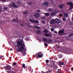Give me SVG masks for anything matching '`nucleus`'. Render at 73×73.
Segmentation results:
<instances>
[{"label": "nucleus", "mask_w": 73, "mask_h": 73, "mask_svg": "<svg viewBox=\"0 0 73 73\" xmlns=\"http://www.w3.org/2000/svg\"><path fill=\"white\" fill-rule=\"evenodd\" d=\"M16 47L17 48V50L19 52H21L25 49V50H27V49L25 48V45L23 40H19L17 42V45H16Z\"/></svg>", "instance_id": "1"}, {"label": "nucleus", "mask_w": 73, "mask_h": 73, "mask_svg": "<svg viewBox=\"0 0 73 73\" xmlns=\"http://www.w3.org/2000/svg\"><path fill=\"white\" fill-rule=\"evenodd\" d=\"M42 40L43 41H46L48 42H52L53 40H52L50 39L49 38H48L47 39H46V38L44 37H42Z\"/></svg>", "instance_id": "2"}, {"label": "nucleus", "mask_w": 73, "mask_h": 73, "mask_svg": "<svg viewBox=\"0 0 73 73\" xmlns=\"http://www.w3.org/2000/svg\"><path fill=\"white\" fill-rule=\"evenodd\" d=\"M35 56L36 57L41 58V57H42L43 56V54L41 52H39L36 54Z\"/></svg>", "instance_id": "3"}, {"label": "nucleus", "mask_w": 73, "mask_h": 73, "mask_svg": "<svg viewBox=\"0 0 73 73\" xmlns=\"http://www.w3.org/2000/svg\"><path fill=\"white\" fill-rule=\"evenodd\" d=\"M67 4L70 5V9L72 10L73 8V3L72 2H69L67 3Z\"/></svg>", "instance_id": "4"}, {"label": "nucleus", "mask_w": 73, "mask_h": 73, "mask_svg": "<svg viewBox=\"0 0 73 73\" xmlns=\"http://www.w3.org/2000/svg\"><path fill=\"white\" fill-rule=\"evenodd\" d=\"M11 68H12V67L9 65H7L5 67V70H11Z\"/></svg>", "instance_id": "5"}, {"label": "nucleus", "mask_w": 73, "mask_h": 73, "mask_svg": "<svg viewBox=\"0 0 73 73\" xmlns=\"http://www.w3.org/2000/svg\"><path fill=\"white\" fill-rule=\"evenodd\" d=\"M29 21L31 23H39V22L37 20H35L32 19H30L29 20Z\"/></svg>", "instance_id": "6"}, {"label": "nucleus", "mask_w": 73, "mask_h": 73, "mask_svg": "<svg viewBox=\"0 0 73 73\" xmlns=\"http://www.w3.org/2000/svg\"><path fill=\"white\" fill-rule=\"evenodd\" d=\"M50 24H54L56 23L55 20H54L53 19H51L50 22Z\"/></svg>", "instance_id": "7"}, {"label": "nucleus", "mask_w": 73, "mask_h": 73, "mask_svg": "<svg viewBox=\"0 0 73 73\" xmlns=\"http://www.w3.org/2000/svg\"><path fill=\"white\" fill-rule=\"evenodd\" d=\"M34 16L35 18L37 19L39 17V16H40V14L38 13H36L34 15Z\"/></svg>", "instance_id": "8"}, {"label": "nucleus", "mask_w": 73, "mask_h": 73, "mask_svg": "<svg viewBox=\"0 0 73 73\" xmlns=\"http://www.w3.org/2000/svg\"><path fill=\"white\" fill-rule=\"evenodd\" d=\"M48 3L47 2H45L43 3V5L44 7H47V6H48Z\"/></svg>", "instance_id": "9"}, {"label": "nucleus", "mask_w": 73, "mask_h": 73, "mask_svg": "<svg viewBox=\"0 0 73 73\" xmlns=\"http://www.w3.org/2000/svg\"><path fill=\"white\" fill-rule=\"evenodd\" d=\"M55 23H57V24H59V23H60V21L58 18L56 19L55 20Z\"/></svg>", "instance_id": "10"}, {"label": "nucleus", "mask_w": 73, "mask_h": 73, "mask_svg": "<svg viewBox=\"0 0 73 73\" xmlns=\"http://www.w3.org/2000/svg\"><path fill=\"white\" fill-rule=\"evenodd\" d=\"M64 33V30H60L59 31L58 34L59 35H61L62 34Z\"/></svg>", "instance_id": "11"}, {"label": "nucleus", "mask_w": 73, "mask_h": 73, "mask_svg": "<svg viewBox=\"0 0 73 73\" xmlns=\"http://www.w3.org/2000/svg\"><path fill=\"white\" fill-rule=\"evenodd\" d=\"M58 13L57 10H55L52 13V15H54L56 14H57Z\"/></svg>", "instance_id": "12"}, {"label": "nucleus", "mask_w": 73, "mask_h": 73, "mask_svg": "<svg viewBox=\"0 0 73 73\" xmlns=\"http://www.w3.org/2000/svg\"><path fill=\"white\" fill-rule=\"evenodd\" d=\"M59 64L60 65H63L64 64V62L62 61H60L59 62Z\"/></svg>", "instance_id": "13"}, {"label": "nucleus", "mask_w": 73, "mask_h": 73, "mask_svg": "<svg viewBox=\"0 0 73 73\" xmlns=\"http://www.w3.org/2000/svg\"><path fill=\"white\" fill-rule=\"evenodd\" d=\"M52 62L53 64H51V65H50V67H53V66H54V65L55 64L54 63H55V62L53 61V60H52Z\"/></svg>", "instance_id": "14"}, {"label": "nucleus", "mask_w": 73, "mask_h": 73, "mask_svg": "<svg viewBox=\"0 0 73 73\" xmlns=\"http://www.w3.org/2000/svg\"><path fill=\"white\" fill-rule=\"evenodd\" d=\"M64 16L66 18H67L68 16V14L67 13H64Z\"/></svg>", "instance_id": "15"}, {"label": "nucleus", "mask_w": 73, "mask_h": 73, "mask_svg": "<svg viewBox=\"0 0 73 73\" xmlns=\"http://www.w3.org/2000/svg\"><path fill=\"white\" fill-rule=\"evenodd\" d=\"M64 5H60L59 6V7L60 8V9H62L63 7H64Z\"/></svg>", "instance_id": "16"}, {"label": "nucleus", "mask_w": 73, "mask_h": 73, "mask_svg": "<svg viewBox=\"0 0 73 73\" xmlns=\"http://www.w3.org/2000/svg\"><path fill=\"white\" fill-rule=\"evenodd\" d=\"M6 72H7V73H15V71H6Z\"/></svg>", "instance_id": "17"}, {"label": "nucleus", "mask_w": 73, "mask_h": 73, "mask_svg": "<svg viewBox=\"0 0 73 73\" xmlns=\"http://www.w3.org/2000/svg\"><path fill=\"white\" fill-rule=\"evenodd\" d=\"M28 4L29 5H32L33 4V3L32 1H29L28 3Z\"/></svg>", "instance_id": "18"}, {"label": "nucleus", "mask_w": 73, "mask_h": 73, "mask_svg": "<svg viewBox=\"0 0 73 73\" xmlns=\"http://www.w3.org/2000/svg\"><path fill=\"white\" fill-rule=\"evenodd\" d=\"M36 33H37V34H40L41 32L40 30H38L37 31Z\"/></svg>", "instance_id": "19"}, {"label": "nucleus", "mask_w": 73, "mask_h": 73, "mask_svg": "<svg viewBox=\"0 0 73 73\" xmlns=\"http://www.w3.org/2000/svg\"><path fill=\"white\" fill-rule=\"evenodd\" d=\"M13 5L14 7H15V8H17V6L15 5V2H13Z\"/></svg>", "instance_id": "20"}, {"label": "nucleus", "mask_w": 73, "mask_h": 73, "mask_svg": "<svg viewBox=\"0 0 73 73\" xmlns=\"http://www.w3.org/2000/svg\"><path fill=\"white\" fill-rule=\"evenodd\" d=\"M52 72V70H49L48 71H46V72H45L44 73H51V72Z\"/></svg>", "instance_id": "21"}, {"label": "nucleus", "mask_w": 73, "mask_h": 73, "mask_svg": "<svg viewBox=\"0 0 73 73\" xmlns=\"http://www.w3.org/2000/svg\"><path fill=\"white\" fill-rule=\"evenodd\" d=\"M12 21V22H16L17 21V20L16 19H13L12 21Z\"/></svg>", "instance_id": "22"}, {"label": "nucleus", "mask_w": 73, "mask_h": 73, "mask_svg": "<svg viewBox=\"0 0 73 73\" xmlns=\"http://www.w3.org/2000/svg\"><path fill=\"white\" fill-rule=\"evenodd\" d=\"M34 28H35V29H40V27L37 26H35Z\"/></svg>", "instance_id": "23"}, {"label": "nucleus", "mask_w": 73, "mask_h": 73, "mask_svg": "<svg viewBox=\"0 0 73 73\" xmlns=\"http://www.w3.org/2000/svg\"><path fill=\"white\" fill-rule=\"evenodd\" d=\"M46 62L47 65H48V64H48V63H49V60H46Z\"/></svg>", "instance_id": "24"}, {"label": "nucleus", "mask_w": 73, "mask_h": 73, "mask_svg": "<svg viewBox=\"0 0 73 73\" xmlns=\"http://www.w3.org/2000/svg\"><path fill=\"white\" fill-rule=\"evenodd\" d=\"M13 4H11L10 5H9V7L10 8H12L13 7Z\"/></svg>", "instance_id": "25"}, {"label": "nucleus", "mask_w": 73, "mask_h": 73, "mask_svg": "<svg viewBox=\"0 0 73 73\" xmlns=\"http://www.w3.org/2000/svg\"><path fill=\"white\" fill-rule=\"evenodd\" d=\"M48 11L50 12V11H52L53 9L52 8H50L48 9Z\"/></svg>", "instance_id": "26"}, {"label": "nucleus", "mask_w": 73, "mask_h": 73, "mask_svg": "<svg viewBox=\"0 0 73 73\" xmlns=\"http://www.w3.org/2000/svg\"><path fill=\"white\" fill-rule=\"evenodd\" d=\"M12 70H14L15 71V72L16 71V70H17V69L16 68H12Z\"/></svg>", "instance_id": "27"}, {"label": "nucleus", "mask_w": 73, "mask_h": 73, "mask_svg": "<svg viewBox=\"0 0 73 73\" xmlns=\"http://www.w3.org/2000/svg\"><path fill=\"white\" fill-rule=\"evenodd\" d=\"M44 36L46 37H49V35L48 34H46L44 35Z\"/></svg>", "instance_id": "28"}, {"label": "nucleus", "mask_w": 73, "mask_h": 73, "mask_svg": "<svg viewBox=\"0 0 73 73\" xmlns=\"http://www.w3.org/2000/svg\"><path fill=\"white\" fill-rule=\"evenodd\" d=\"M22 66L23 68H24V69H25V64H23Z\"/></svg>", "instance_id": "29"}, {"label": "nucleus", "mask_w": 73, "mask_h": 73, "mask_svg": "<svg viewBox=\"0 0 73 73\" xmlns=\"http://www.w3.org/2000/svg\"><path fill=\"white\" fill-rule=\"evenodd\" d=\"M23 13L25 14H27V13H28V11H23Z\"/></svg>", "instance_id": "30"}, {"label": "nucleus", "mask_w": 73, "mask_h": 73, "mask_svg": "<svg viewBox=\"0 0 73 73\" xmlns=\"http://www.w3.org/2000/svg\"><path fill=\"white\" fill-rule=\"evenodd\" d=\"M45 16H49V13H45L44 14Z\"/></svg>", "instance_id": "31"}, {"label": "nucleus", "mask_w": 73, "mask_h": 73, "mask_svg": "<svg viewBox=\"0 0 73 73\" xmlns=\"http://www.w3.org/2000/svg\"><path fill=\"white\" fill-rule=\"evenodd\" d=\"M43 32H45V33H48V31H47V30L46 29L44 30L43 31Z\"/></svg>", "instance_id": "32"}, {"label": "nucleus", "mask_w": 73, "mask_h": 73, "mask_svg": "<svg viewBox=\"0 0 73 73\" xmlns=\"http://www.w3.org/2000/svg\"><path fill=\"white\" fill-rule=\"evenodd\" d=\"M42 22L43 24H45V21L44 20L42 21Z\"/></svg>", "instance_id": "33"}, {"label": "nucleus", "mask_w": 73, "mask_h": 73, "mask_svg": "<svg viewBox=\"0 0 73 73\" xmlns=\"http://www.w3.org/2000/svg\"><path fill=\"white\" fill-rule=\"evenodd\" d=\"M8 9V8L7 7H5L4 8V10H7Z\"/></svg>", "instance_id": "34"}, {"label": "nucleus", "mask_w": 73, "mask_h": 73, "mask_svg": "<svg viewBox=\"0 0 73 73\" xmlns=\"http://www.w3.org/2000/svg\"><path fill=\"white\" fill-rule=\"evenodd\" d=\"M63 20L64 21H66V19H65V17H64L63 19Z\"/></svg>", "instance_id": "35"}, {"label": "nucleus", "mask_w": 73, "mask_h": 73, "mask_svg": "<svg viewBox=\"0 0 73 73\" xmlns=\"http://www.w3.org/2000/svg\"><path fill=\"white\" fill-rule=\"evenodd\" d=\"M27 27H28V28H32V27L31 26L29 25H27Z\"/></svg>", "instance_id": "36"}, {"label": "nucleus", "mask_w": 73, "mask_h": 73, "mask_svg": "<svg viewBox=\"0 0 73 73\" xmlns=\"http://www.w3.org/2000/svg\"><path fill=\"white\" fill-rule=\"evenodd\" d=\"M73 33L71 34H70L69 35V37H71V36H73Z\"/></svg>", "instance_id": "37"}, {"label": "nucleus", "mask_w": 73, "mask_h": 73, "mask_svg": "<svg viewBox=\"0 0 73 73\" xmlns=\"http://www.w3.org/2000/svg\"><path fill=\"white\" fill-rule=\"evenodd\" d=\"M0 1H1L3 2H4V1H6V0H0Z\"/></svg>", "instance_id": "38"}, {"label": "nucleus", "mask_w": 73, "mask_h": 73, "mask_svg": "<svg viewBox=\"0 0 73 73\" xmlns=\"http://www.w3.org/2000/svg\"><path fill=\"white\" fill-rule=\"evenodd\" d=\"M60 17H62V14H61L59 15Z\"/></svg>", "instance_id": "39"}, {"label": "nucleus", "mask_w": 73, "mask_h": 73, "mask_svg": "<svg viewBox=\"0 0 73 73\" xmlns=\"http://www.w3.org/2000/svg\"><path fill=\"white\" fill-rule=\"evenodd\" d=\"M44 45L46 46H48V44H47L46 43H45L44 44Z\"/></svg>", "instance_id": "40"}, {"label": "nucleus", "mask_w": 73, "mask_h": 73, "mask_svg": "<svg viewBox=\"0 0 73 73\" xmlns=\"http://www.w3.org/2000/svg\"><path fill=\"white\" fill-rule=\"evenodd\" d=\"M59 58H62V56H61L60 55H59Z\"/></svg>", "instance_id": "41"}, {"label": "nucleus", "mask_w": 73, "mask_h": 73, "mask_svg": "<svg viewBox=\"0 0 73 73\" xmlns=\"http://www.w3.org/2000/svg\"><path fill=\"white\" fill-rule=\"evenodd\" d=\"M51 31H54V29L52 28V29H51Z\"/></svg>", "instance_id": "42"}, {"label": "nucleus", "mask_w": 73, "mask_h": 73, "mask_svg": "<svg viewBox=\"0 0 73 73\" xmlns=\"http://www.w3.org/2000/svg\"><path fill=\"white\" fill-rule=\"evenodd\" d=\"M54 33H56V34H57V33H58L56 31L54 32Z\"/></svg>", "instance_id": "43"}, {"label": "nucleus", "mask_w": 73, "mask_h": 73, "mask_svg": "<svg viewBox=\"0 0 73 73\" xmlns=\"http://www.w3.org/2000/svg\"><path fill=\"white\" fill-rule=\"evenodd\" d=\"M36 12H37L39 13V12H40V10H37V11H36Z\"/></svg>", "instance_id": "44"}, {"label": "nucleus", "mask_w": 73, "mask_h": 73, "mask_svg": "<svg viewBox=\"0 0 73 73\" xmlns=\"http://www.w3.org/2000/svg\"><path fill=\"white\" fill-rule=\"evenodd\" d=\"M13 65H16V63H13Z\"/></svg>", "instance_id": "45"}, {"label": "nucleus", "mask_w": 73, "mask_h": 73, "mask_svg": "<svg viewBox=\"0 0 73 73\" xmlns=\"http://www.w3.org/2000/svg\"><path fill=\"white\" fill-rule=\"evenodd\" d=\"M3 57L1 56H0V59H1Z\"/></svg>", "instance_id": "46"}, {"label": "nucleus", "mask_w": 73, "mask_h": 73, "mask_svg": "<svg viewBox=\"0 0 73 73\" xmlns=\"http://www.w3.org/2000/svg\"><path fill=\"white\" fill-rule=\"evenodd\" d=\"M21 27H23L24 26V25H22V24H21Z\"/></svg>", "instance_id": "47"}, {"label": "nucleus", "mask_w": 73, "mask_h": 73, "mask_svg": "<svg viewBox=\"0 0 73 73\" xmlns=\"http://www.w3.org/2000/svg\"><path fill=\"white\" fill-rule=\"evenodd\" d=\"M72 20L73 21V17H72Z\"/></svg>", "instance_id": "48"}, {"label": "nucleus", "mask_w": 73, "mask_h": 73, "mask_svg": "<svg viewBox=\"0 0 73 73\" xmlns=\"http://www.w3.org/2000/svg\"><path fill=\"white\" fill-rule=\"evenodd\" d=\"M54 70H56V69L55 68H54Z\"/></svg>", "instance_id": "49"}, {"label": "nucleus", "mask_w": 73, "mask_h": 73, "mask_svg": "<svg viewBox=\"0 0 73 73\" xmlns=\"http://www.w3.org/2000/svg\"><path fill=\"white\" fill-rule=\"evenodd\" d=\"M42 19H43L44 20V19H45V18L44 17H42Z\"/></svg>", "instance_id": "50"}, {"label": "nucleus", "mask_w": 73, "mask_h": 73, "mask_svg": "<svg viewBox=\"0 0 73 73\" xmlns=\"http://www.w3.org/2000/svg\"><path fill=\"white\" fill-rule=\"evenodd\" d=\"M13 49L12 48H10V50L11 51Z\"/></svg>", "instance_id": "51"}, {"label": "nucleus", "mask_w": 73, "mask_h": 73, "mask_svg": "<svg viewBox=\"0 0 73 73\" xmlns=\"http://www.w3.org/2000/svg\"><path fill=\"white\" fill-rule=\"evenodd\" d=\"M71 69L72 70H73V67L71 68Z\"/></svg>", "instance_id": "52"}, {"label": "nucleus", "mask_w": 73, "mask_h": 73, "mask_svg": "<svg viewBox=\"0 0 73 73\" xmlns=\"http://www.w3.org/2000/svg\"><path fill=\"white\" fill-rule=\"evenodd\" d=\"M56 46H58V44H56Z\"/></svg>", "instance_id": "53"}, {"label": "nucleus", "mask_w": 73, "mask_h": 73, "mask_svg": "<svg viewBox=\"0 0 73 73\" xmlns=\"http://www.w3.org/2000/svg\"><path fill=\"white\" fill-rule=\"evenodd\" d=\"M55 67H56H56H57V66H55Z\"/></svg>", "instance_id": "54"}, {"label": "nucleus", "mask_w": 73, "mask_h": 73, "mask_svg": "<svg viewBox=\"0 0 73 73\" xmlns=\"http://www.w3.org/2000/svg\"><path fill=\"white\" fill-rule=\"evenodd\" d=\"M2 12L1 10H0V12Z\"/></svg>", "instance_id": "55"}, {"label": "nucleus", "mask_w": 73, "mask_h": 73, "mask_svg": "<svg viewBox=\"0 0 73 73\" xmlns=\"http://www.w3.org/2000/svg\"><path fill=\"white\" fill-rule=\"evenodd\" d=\"M58 48H60L59 46H58Z\"/></svg>", "instance_id": "56"}, {"label": "nucleus", "mask_w": 73, "mask_h": 73, "mask_svg": "<svg viewBox=\"0 0 73 73\" xmlns=\"http://www.w3.org/2000/svg\"><path fill=\"white\" fill-rule=\"evenodd\" d=\"M0 9H1V8H0Z\"/></svg>", "instance_id": "57"}, {"label": "nucleus", "mask_w": 73, "mask_h": 73, "mask_svg": "<svg viewBox=\"0 0 73 73\" xmlns=\"http://www.w3.org/2000/svg\"><path fill=\"white\" fill-rule=\"evenodd\" d=\"M26 68H27V66H26Z\"/></svg>", "instance_id": "58"}]
</instances>
